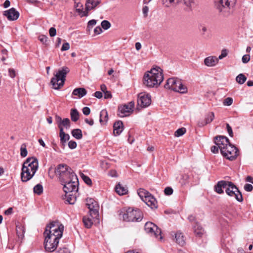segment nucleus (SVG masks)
<instances>
[{"mask_svg":"<svg viewBox=\"0 0 253 253\" xmlns=\"http://www.w3.org/2000/svg\"><path fill=\"white\" fill-rule=\"evenodd\" d=\"M64 226L58 221L49 223L44 232V248L46 251L53 252L56 249L62 237Z\"/></svg>","mask_w":253,"mask_h":253,"instance_id":"nucleus-1","label":"nucleus"},{"mask_svg":"<svg viewBox=\"0 0 253 253\" xmlns=\"http://www.w3.org/2000/svg\"><path fill=\"white\" fill-rule=\"evenodd\" d=\"M163 70L160 67L154 68L145 73L143 84L148 87H158L164 80Z\"/></svg>","mask_w":253,"mask_h":253,"instance_id":"nucleus-2","label":"nucleus"},{"mask_svg":"<svg viewBox=\"0 0 253 253\" xmlns=\"http://www.w3.org/2000/svg\"><path fill=\"white\" fill-rule=\"evenodd\" d=\"M39 167L38 159L35 157H30L23 163L21 178L23 182L30 180L35 175Z\"/></svg>","mask_w":253,"mask_h":253,"instance_id":"nucleus-3","label":"nucleus"},{"mask_svg":"<svg viewBox=\"0 0 253 253\" xmlns=\"http://www.w3.org/2000/svg\"><path fill=\"white\" fill-rule=\"evenodd\" d=\"M119 214L122 215L124 220L128 222L140 221L143 215L142 211L136 207H124Z\"/></svg>","mask_w":253,"mask_h":253,"instance_id":"nucleus-4","label":"nucleus"},{"mask_svg":"<svg viewBox=\"0 0 253 253\" xmlns=\"http://www.w3.org/2000/svg\"><path fill=\"white\" fill-rule=\"evenodd\" d=\"M70 69L67 67H63L59 69L57 73L51 80V84L52 88L59 89L64 84L66 75L69 72Z\"/></svg>","mask_w":253,"mask_h":253,"instance_id":"nucleus-5","label":"nucleus"},{"mask_svg":"<svg viewBox=\"0 0 253 253\" xmlns=\"http://www.w3.org/2000/svg\"><path fill=\"white\" fill-rule=\"evenodd\" d=\"M236 2V0H215V5L219 12L228 16L231 14Z\"/></svg>","mask_w":253,"mask_h":253,"instance_id":"nucleus-6","label":"nucleus"},{"mask_svg":"<svg viewBox=\"0 0 253 253\" xmlns=\"http://www.w3.org/2000/svg\"><path fill=\"white\" fill-rule=\"evenodd\" d=\"M165 87L181 93H186L187 91L186 87L182 84L181 81L174 78L169 79Z\"/></svg>","mask_w":253,"mask_h":253,"instance_id":"nucleus-7","label":"nucleus"},{"mask_svg":"<svg viewBox=\"0 0 253 253\" xmlns=\"http://www.w3.org/2000/svg\"><path fill=\"white\" fill-rule=\"evenodd\" d=\"M137 194L147 206H155L158 204L155 197L144 189L139 188L138 189Z\"/></svg>","mask_w":253,"mask_h":253,"instance_id":"nucleus-8","label":"nucleus"},{"mask_svg":"<svg viewBox=\"0 0 253 253\" xmlns=\"http://www.w3.org/2000/svg\"><path fill=\"white\" fill-rule=\"evenodd\" d=\"M226 183V186L225 188L226 194L229 196L235 197L236 199L239 202L243 201L242 194L234 183L227 181Z\"/></svg>","mask_w":253,"mask_h":253,"instance_id":"nucleus-9","label":"nucleus"},{"mask_svg":"<svg viewBox=\"0 0 253 253\" xmlns=\"http://www.w3.org/2000/svg\"><path fill=\"white\" fill-rule=\"evenodd\" d=\"M144 229L147 233L150 234L151 236H154L159 241H162L163 237L161 235V230L153 223L151 222H146L145 224Z\"/></svg>","mask_w":253,"mask_h":253,"instance_id":"nucleus-10","label":"nucleus"},{"mask_svg":"<svg viewBox=\"0 0 253 253\" xmlns=\"http://www.w3.org/2000/svg\"><path fill=\"white\" fill-rule=\"evenodd\" d=\"M223 157L230 161L235 160L239 155L238 149L234 145L230 144L221 152Z\"/></svg>","mask_w":253,"mask_h":253,"instance_id":"nucleus-11","label":"nucleus"},{"mask_svg":"<svg viewBox=\"0 0 253 253\" xmlns=\"http://www.w3.org/2000/svg\"><path fill=\"white\" fill-rule=\"evenodd\" d=\"M134 102L132 101L127 104H125L119 106L118 115L120 117H125L129 116L133 111Z\"/></svg>","mask_w":253,"mask_h":253,"instance_id":"nucleus-12","label":"nucleus"},{"mask_svg":"<svg viewBox=\"0 0 253 253\" xmlns=\"http://www.w3.org/2000/svg\"><path fill=\"white\" fill-rule=\"evenodd\" d=\"M63 189L64 191L67 194L72 192H76L78 189L79 181L77 175H72V179L67 181V183H64Z\"/></svg>","mask_w":253,"mask_h":253,"instance_id":"nucleus-13","label":"nucleus"},{"mask_svg":"<svg viewBox=\"0 0 253 253\" xmlns=\"http://www.w3.org/2000/svg\"><path fill=\"white\" fill-rule=\"evenodd\" d=\"M163 4L166 7H170L177 4H182L187 7H191L194 3V0H162Z\"/></svg>","mask_w":253,"mask_h":253,"instance_id":"nucleus-14","label":"nucleus"},{"mask_svg":"<svg viewBox=\"0 0 253 253\" xmlns=\"http://www.w3.org/2000/svg\"><path fill=\"white\" fill-rule=\"evenodd\" d=\"M151 99L149 94L145 93L139 94L137 99V104L142 108L147 107L151 104Z\"/></svg>","mask_w":253,"mask_h":253,"instance_id":"nucleus-15","label":"nucleus"},{"mask_svg":"<svg viewBox=\"0 0 253 253\" xmlns=\"http://www.w3.org/2000/svg\"><path fill=\"white\" fill-rule=\"evenodd\" d=\"M214 139V143L218 147L220 152L230 144L229 139L225 136H217Z\"/></svg>","mask_w":253,"mask_h":253,"instance_id":"nucleus-16","label":"nucleus"},{"mask_svg":"<svg viewBox=\"0 0 253 253\" xmlns=\"http://www.w3.org/2000/svg\"><path fill=\"white\" fill-rule=\"evenodd\" d=\"M170 236L172 238V240L180 246L182 247L186 244L185 237L183 233L181 231L171 232Z\"/></svg>","mask_w":253,"mask_h":253,"instance_id":"nucleus-17","label":"nucleus"},{"mask_svg":"<svg viewBox=\"0 0 253 253\" xmlns=\"http://www.w3.org/2000/svg\"><path fill=\"white\" fill-rule=\"evenodd\" d=\"M69 169H72L67 165L65 164H60L55 169L54 172L57 176L59 178L63 175L65 174Z\"/></svg>","mask_w":253,"mask_h":253,"instance_id":"nucleus-18","label":"nucleus"},{"mask_svg":"<svg viewBox=\"0 0 253 253\" xmlns=\"http://www.w3.org/2000/svg\"><path fill=\"white\" fill-rule=\"evenodd\" d=\"M69 169H72L67 165L65 164H60L55 169L54 172L57 176L59 178L63 175L65 174Z\"/></svg>","mask_w":253,"mask_h":253,"instance_id":"nucleus-19","label":"nucleus"},{"mask_svg":"<svg viewBox=\"0 0 253 253\" xmlns=\"http://www.w3.org/2000/svg\"><path fill=\"white\" fill-rule=\"evenodd\" d=\"M4 15L9 20L14 21L18 18L19 13L14 8H11L8 10L5 11Z\"/></svg>","mask_w":253,"mask_h":253,"instance_id":"nucleus-20","label":"nucleus"},{"mask_svg":"<svg viewBox=\"0 0 253 253\" xmlns=\"http://www.w3.org/2000/svg\"><path fill=\"white\" fill-rule=\"evenodd\" d=\"M214 118V114L211 112L208 113L205 117L204 121L199 122L198 124V126L202 127L208 124L211 123Z\"/></svg>","mask_w":253,"mask_h":253,"instance_id":"nucleus-21","label":"nucleus"},{"mask_svg":"<svg viewBox=\"0 0 253 253\" xmlns=\"http://www.w3.org/2000/svg\"><path fill=\"white\" fill-rule=\"evenodd\" d=\"M72 175L73 176L76 175L72 169H69V171H67L65 174L61 176L59 179L61 184H63V183H67V181H69L70 180H71V179H72Z\"/></svg>","mask_w":253,"mask_h":253,"instance_id":"nucleus-22","label":"nucleus"},{"mask_svg":"<svg viewBox=\"0 0 253 253\" xmlns=\"http://www.w3.org/2000/svg\"><path fill=\"white\" fill-rule=\"evenodd\" d=\"M218 62V59L216 57L213 56H209L204 60L205 64L209 67L215 66L217 64Z\"/></svg>","mask_w":253,"mask_h":253,"instance_id":"nucleus-23","label":"nucleus"},{"mask_svg":"<svg viewBox=\"0 0 253 253\" xmlns=\"http://www.w3.org/2000/svg\"><path fill=\"white\" fill-rule=\"evenodd\" d=\"M113 133L115 136L119 135L123 130V124L121 121H118L114 123Z\"/></svg>","mask_w":253,"mask_h":253,"instance_id":"nucleus-24","label":"nucleus"},{"mask_svg":"<svg viewBox=\"0 0 253 253\" xmlns=\"http://www.w3.org/2000/svg\"><path fill=\"white\" fill-rule=\"evenodd\" d=\"M193 229L195 235L198 237H202V236L204 234V229L197 222H194V225L193 226Z\"/></svg>","mask_w":253,"mask_h":253,"instance_id":"nucleus-25","label":"nucleus"},{"mask_svg":"<svg viewBox=\"0 0 253 253\" xmlns=\"http://www.w3.org/2000/svg\"><path fill=\"white\" fill-rule=\"evenodd\" d=\"M226 184H227L226 181L221 180L218 181L214 187V191L218 194H222L223 193L222 188L225 189L226 188Z\"/></svg>","mask_w":253,"mask_h":253,"instance_id":"nucleus-26","label":"nucleus"},{"mask_svg":"<svg viewBox=\"0 0 253 253\" xmlns=\"http://www.w3.org/2000/svg\"><path fill=\"white\" fill-rule=\"evenodd\" d=\"M89 211L88 213L89 215L92 218L98 219L99 213V207H88Z\"/></svg>","mask_w":253,"mask_h":253,"instance_id":"nucleus-27","label":"nucleus"},{"mask_svg":"<svg viewBox=\"0 0 253 253\" xmlns=\"http://www.w3.org/2000/svg\"><path fill=\"white\" fill-rule=\"evenodd\" d=\"M87 93V91L84 88L79 87L75 88L73 92L72 95L77 96L79 98H82L85 96Z\"/></svg>","mask_w":253,"mask_h":253,"instance_id":"nucleus-28","label":"nucleus"},{"mask_svg":"<svg viewBox=\"0 0 253 253\" xmlns=\"http://www.w3.org/2000/svg\"><path fill=\"white\" fill-rule=\"evenodd\" d=\"M100 2V0H86V9L90 10L94 9Z\"/></svg>","mask_w":253,"mask_h":253,"instance_id":"nucleus-29","label":"nucleus"},{"mask_svg":"<svg viewBox=\"0 0 253 253\" xmlns=\"http://www.w3.org/2000/svg\"><path fill=\"white\" fill-rule=\"evenodd\" d=\"M65 204L74 205L76 201V197L71 194L67 195L66 193L65 197L63 198Z\"/></svg>","mask_w":253,"mask_h":253,"instance_id":"nucleus-30","label":"nucleus"},{"mask_svg":"<svg viewBox=\"0 0 253 253\" xmlns=\"http://www.w3.org/2000/svg\"><path fill=\"white\" fill-rule=\"evenodd\" d=\"M116 192L120 195H123L127 193V189L126 187L123 186L120 183L118 184L115 187Z\"/></svg>","mask_w":253,"mask_h":253,"instance_id":"nucleus-31","label":"nucleus"},{"mask_svg":"<svg viewBox=\"0 0 253 253\" xmlns=\"http://www.w3.org/2000/svg\"><path fill=\"white\" fill-rule=\"evenodd\" d=\"M59 135L60 137L61 143H62L63 144L66 143V142L68 141L70 138L69 135L64 132L63 128H61V129H60Z\"/></svg>","mask_w":253,"mask_h":253,"instance_id":"nucleus-32","label":"nucleus"},{"mask_svg":"<svg viewBox=\"0 0 253 253\" xmlns=\"http://www.w3.org/2000/svg\"><path fill=\"white\" fill-rule=\"evenodd\" d=\"M76 10L78 12L79 14L81 16V17L86 16L88 14V12L89 10L86 9V5L85 4V10H83V5L78 3L76 7Z\"/></svg>","mask_w":253,"mask_h":253,"instance_id":"nucleus-33","label":"nucleus"},{"mask_svg":"<svg viewBox=\"0 0 253 253\" xmlns=\"http://www.w3.org/2000/svg\"><path fill=\"white\" fill-rule=\"evenodd\" d=\"M108 113L106 110H103L100 114V122L105 124L108 121Z\"/></svg>","mask_w":253,"mask_h":253,"instance_id":"nucleus-34","label":"nucleus"},{"mask_svg":"<svg viewBox=\"0 0 253 253\" xmlns=\"http://www.w3.org/2000/svg\"><path fill=\"white\" fill-rule=\"evenodd\" d=\"M83 221L84 226L87 228H90L93 224L92 219L87 216L83 217Z\"/></svg>","mask_w":253,"mask_h":253,"instance_id":"nucleus-35","label":"nucleus"},{"mask_svg":"<svg viewBox=\"0 0 253 253\" xmlns=\"http://www.w3.org/2000/svg\"><path fill=\"white\" fill-rule=\"evenodd\" d=\"M72 134L75 138L81 139L83 137L82 130L80 129H74L72 131Z\"/></svg>","mask_w":253,"mask_h":253,"instance_id":"nucleus-36","label":"nucleus"},{"mask_svg":"<svg viewBox=\"0 0 253 253\" xmlns=\"http://www.w3.org/2000/svg\"><path fill=\"white\" fill-rule=\"evenodd\" d=\"M71 118L74 122H76L79 120V114L77 109H72L71 110Z\"/></svg>","mask_w":253,"mask_h":253,"instance_id":"nucleus-37","label":"nucleus"},{"mask_svg":"<svg viewBox=\"0 0 253 253\" xmlns=\"http://www.w3.org/2000/svg\"><path fill=\"white\" fill-rule=\"evenodd\" d=\"M247 80V77L243 74H240L236 78V81L240 84H243Z\"/></svg>","mask_w":253,"mask_h":253,"instance_id":"nucleus-38","label":"nucleus"},{"mask_svg":"<svg viewBox=\"0 0 253 253\" xmlns=\"http://www.w3.org/2000/svg\"><path fill=\"white\" fill-rule=\"evenodd\" d=\"M33 190L34 193L37 194L39 195H41L43 192L42 186L40 184H37L34 187Z\"/></svg>","mask_w":253,"mask_h":253,"instance_id":"nucleus-39","label":"nucleus"},{"mask_svg":"<svg viewBox=\"0 0 253 253\" xmlns=\"http://www.w3.org/2000/svg\"><path fill=\"white\" fill-rule=\"evenodd\" d=\"M98 203L94 199L87 198L86 199V206H98Z\"/></svg>","mask_w":253,"mask_h":253,"instance_id":"nucleus-40","label":"nucleus"},{"mask_svg":"<svg viewBox=\"0 0 253 253\" xmlns=\"http://www.w3.org/2000/svg\"><path fill=\"white\" fill-rule=\"evenodd\" d=\"M28 152L25 144H22L20 147V156L22 157H26L27 156Z\"/></svg>","mask_w":253,"mask_h":253,"instance_id":"nucleus-41","label":"nucleus"},{"mask_svg":"<svg viewBox=\"0 0 253 253\" xmlns=\"http://www.w3.org/2000/svg\"><path fill=\"white\" fill-rule=\"evenodd\" d=\"M16 230L18 236L19 238H22L24 236V230L23 229V227L21 226L17 225Z\"/></svg>","mask_w":253,"mask_h":253,"instance_id":"nucleus-42","label":"nucleus"},{"mask_svg":"<svg viewBox=\"0 0 253 253\" xmlns=\"http://www.w3.org/2000/svg\"><path fill=\"white\" fill-rule=\"evenodd\" d=\"M81 176L84 181L87 185L91 186L92 185V181L91 179L85 174L82 173Z\"/></svg>","mask_w":253,"mask_h":253,"instance_id":"nucleus-43","label":"nucleus"},{"mask_svg":"<svg viewBox=\"0 0 253 253\" xmlns=\"http://www.w3.org/2000/svg\"><path fill=\"white\" fill-rule=\"evenodd\" d=\"M186 132V128L184 127H181L178 128L174 133V135L176 137H179L183 135Z\"/></svg>","mask_w":253,"mask_h":253,"instance_id":"nucleus-44","label":"nucleus"},{"mask_svg":"<svg viewBox=\"0 0 253 253\" xmlns=\"http://www.w3.org/2000/svg\"><path fill=\"white\" fill-rule=\"evenodd\" d=\"M70 121L68 118H66L63 120L61 123V126L62 127L65 126L67 128L70 127Z\"/></svg>","mask_w":253,"mask_h":253,"instance_id":"nucleus-45","label":"nucleus"},{"mask_svg":"<svg viewBox=\"0 0 253 253\" xmlns=\"http://www.w3.org/2000/svg\"><path fill=\"white\" fill-rule=\"evenodd\" d=\"M233 101L231 97H227L224 100L223 104L224 106H230L233 103Z\"/></svg>","mask_w":253,"mask_h":253,"instance_id":"nucleus-46","label":"nucleus"},{"mask_svg":"<svg viewBox=\"0 0 253 253\" xmlns=\"http://www.w3.org/2000/svg\"><path fill=\"white\" fill-rule=\"evenodd\" d=\"M101 26L104 29L107 30L110 27L111 24L109 21L103 20L101 22Z\"/></svg>","mask_w":253,"mask_h":253,"instance_id":"nucleus-47","label":"nucleus"},{"mask_svg":"<svg viewBox=\"0 0 253 253\" xmlns=\"http://www.w3.org/2000/svg\"><path fill=\"white\" fill-rule=\"evenodd\" d=\"M173 189L170 187H167L164 190L165 195L168 196L171 195L173 193Z\"/></svg>","mask_w":253,"mask_h":253,"instance_id":"nucleus-48","label":"nucleus"},{"mask_svg":"<svg viewBox=\"0 0 253 253\" xmlns=\"http://www.w3.org/2000/svg\"><path fill=\"white\" fill-rule=\"evenodd\" d=\"M244 189L247 192H251L253 189V186L250 184H246L244 186Z\"/></svg>","mask_w":253,"mask_h":253,"instance_id":"nucleus-49","label":"nucleus"},{"mask_svg":"<svg viewBox=\"0 0 253 253\" xmlns=\"http://www.w3.org/2000/svg\"><path fill=\"white\" fill-rule=\"evenodd\" d=\"M242 62L244 63H248L250 61V55H249V54L244 55L242 57Z\"/></svg>","mask_w":253,"mask_h":253,"instance_id":"nucleus-50","label":"nucleus"},{"mask_svg":"<svg viewBox=\"0 0 253 253\" xmlns=\"http://www.w3.org/2000/svg\"><path fill=\"white\" fill-rule=\"evenodd\" d=\"M55 120L57 122V123H58V127L59 128V129H61V128H63L62 126H61V123L62 122V121H63L61 119V118L58 116V115H56L55 116Z\"/></svg>","mask_w":253,"mask_h":253,"instance_id":"nucleus-51","label":"nucleus"},{"mask_svg":"<svg viewBox=\"0 0 253 253\" xmlns=\"http://www.w3.org/2000/svg\"><path fill=\"white\" fill-rule=\"evenodd\" d=\"M68 146L70 149H73L76 148L77 143L75 141L71 140L69 142Z\"/></svg>","mask_w":253,"mask_h":253,"instance_id":"nucleus-52","label":"nucleus"},{"mask_svg":"<svg viewBox=\"0 0 253 253\" xmlns=\"http://www.w3.org/2000/svg\"><path fill=\"white\" fill-rule=\"evenodd\" d=\"M49 34L51 37L55 36L56 34V30L55 28L53 27L50 28L49 30Z\"/></svg>","mask_w":253,"mask_h":253,"instance_id":"nucleus-53","label":"nucleus"},{"mask_svg":"<svg viewBox=\"0 0 253 253\" xmlns=\"http://www.w3.org/2000/svg\"><path fill=\"white\" fill-rule=\"evenodd\" d=\"M39 39L42 43H45L47 41V37L44 35L39 36Z\"/></svg>","mask_w":253,"mask_h":253,"instance_id":"nucleus-54","label":"nucleus"},{"mask_svg":"<svg viewBox=\"0 0 253 253\" xmlns=\"http://www.w3.org/2000/svg\"><path fill=\"white\" fill-rule=\"evenodd\" d=\"M70 48V44L68 42H65L63 44L62 46L61 47L62 51H66L68 50Z\"/></svg>","mask_w":253,"mask_h":253,"instance_id":"nucleus-55","label":"nucleus"},{"mask_svg":"<svg viewBox=\"0 0 253 253\" xmlns=\"http://www.w3.org/2000/svg\"><path fill=\"white\" fill-rule=\"evenodd\" d=\"M226 128H227V130L229 133V135L231 137H233V133L232 129V127L230 126V125L228 124H226Z\"/></svg>","mask_w":253,"mask_h":253,"instance_id":"nucleus-56","label":"nucleus"},{"mask_svg":"<svg viewBox=\"0 0 253 253\" xmlns=\"http://www.w3.org/2000/svg\"><path fill=\"white\" fill-rule=\"evenodd\" d=\"M148 11H149L148 6H144L142 9V12H143V15L145 17H146L147 16Z\"/></svg>","mask_w":253,"mask_h":253,"instance_id":"nucleus-57","label":"nucleus"},{"mask_svg":"<svg viewBox=\"0 0 253 253\" xmlns=\"http://www.w3.org/2000/svg\"><path fill=\"white\" fill-rule=\"evenodd\" d=\"M83 113L85 115H88L90 113V110L88 107H84L83 109Z\"/></svg>","mask_w":253,"mask_h":253,"instance_id":"nucleus-58","label":"nucleus"},{"mask_svg":"<svg viewBox=\"0 0 253 253\" xmlns=\"http://www.w3.org/2000/svg\"><path fill=\"white\" fill-rule=\"evenodd\" d=\"M109 175L111 177H117L118 174L116 170H111L108 173Z\"/></svg>","mask_w":253,"mask_h":253,"instance_id":"nucleus-59","label":"nucleus"},{"mask_svg":"<svg viewBox=\"0 0 253 253\" xmlns=\"http://www.w3.org/2000/svg\"><path fill=\"white\" fill-rule=\"evenodd\" d=\"M56 253H70L69 250L65 248H60L58 251L56 252Z\"/></svg>","mask_w":253,"mask_h":253,"instance_id":"nucleus-60","label":"nucleus"},{"mask_svg":"<svg viewBox=\"0 0 253 253\" xmlns=\"http://www.w3.org/2000/svg\"><path fill=\"white\" fill-rule=\"evenodd\" d=\"M8 73L9 76L12 78H14L16 76L15 72L12 69H9Z\"/></svg>","mask_w":253,"mask_h":253,"instance_id":"nucleus-61","label":"nucleus"},{"mask_svg":"<svg viewBox=\"0 0 253 253\" xmlns=\"http://www.w3.org/2000/svg\"><path fill=\"white\" fill-rule=\"evenodd\" d=\"M227 53L226 50H222L221 54L218 57V59H222L223 58L226 57Z\"/></svg>","mask_w":253,"mask_h":253,"instance_id":"nucleus-62","label":"nucleus"},{"mask_svg":"<svg viewBox=\"0 0 253 253\" xmlns=\"http://www.w3.org/2000/svg\"><path fill=\"white\" fill-rule=\"evenodd\" d=\"M104 98L105 99L111 98L112 97L111 93L110 91L107 90L104 92Z\"/></svg>","mask_w":253,"mask_h":253,"instance_id":"nucleus-63","label":"nucleus"},{"mask_svg":"<svg viewBox=\"0 0 253 253\" xmlns=\"http://www.w3.org/2000/svg\"><path fill=\"white\" fill-rule=\"evenodd\" d=\"M94 32L95 34L98 35V34H100L102 32V30L101 28L99 26H98V27H96L94 29Z\"/></svg>","mask_w":253,"mask_h":253,"instance_id":"nucleus-64","label":"nucleus"}]
</instances>
